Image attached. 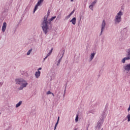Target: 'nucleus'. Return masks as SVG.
<instances>
[{
  "label": "nucleus",
  "instance_id": "nucleus-1",
  "mask_svg": "<svg viewBox=\"0 0 130 130\" xmlns=\"http://www.w3.org/2000/svg\"><path fill=\"white\" fill-rule=\"evenodd\" d=\"M55 19H56V16H53L48 20L47 16H46V15L45 16L41 25L42 29L45 35L48 33V30H49V26H48V25H51V22Z\"/></svg>",
  "mask_w": 130,
  "mask_h": 130
},
{
  "label": "nucleus",
  "instance_id": "nucleus-2",
  "mask_svg": "<svg viewBox=\"0 0 130 130\" xmlns=\"http://www.w3.org/2000/svg\"><path fill=\"white\" fill-rule=\"evenodd\" d=\"M122 15H123V13H122L121 11H120L117 14L114 19L115 24H119L120 23V22H121V16H122Z\"/></svg>",
  "mask_w": 130,
  "mask_h": 130
},
{
  "label": "nucleus",
  "instance_id": "nucleus-3",
  "mask_svg": "<svg viewBox=\"0 0 130 130\" xmlns=\"http://www.w3.org/2000/svg\"><path fill=\"white\" fill-rule=\"evenodd\" d=\"M16 85H22L23 83H26V80L23 78H18L15 80Z\"/></svg>",
  "mask_w": 130,
  "mask_h": 130
},
{
  "label": "nucleus",
  "instance_id": "nucleus-4",
  "mask_svg": "<svg viewBox=\"0 0 130 130\" xmlns=\"http://www.w3.org/2000/svg\"><path fill=\"white\" fill-rule=\"evenodd\" d=\"M123 72H126V74L128 73L130 71V63L125 64L123 67Z\"/></svg>",
  "mask_w": 130,
  "mask_h": 130
},
{
  "label": "nucleus",
  "instance_id": "nucleus-5",
  "mask_svg": "<svg viewBox=\"0 0 130 130\" xmlns=\"http://www.w3.org/2000/svg\"><path fill=\"white\" fill-rule=\"evenodd\" d=\"M103 122H104V121H103V119H100L97 123V125L95 126V128H99V129H100L102 126V124H103Z\"/></svg>",
  "mask_w": 130,
  "mask_h": 130
},
{
  "label": "nucleus",
  "instance_id": "nucleus-6",
  "mask_svg": "<svg viewBox=\"0 0 130 130\" xmlns=\"http://www.w3.org/2000/svg\"><path fill=\"white\" fill-rule=\"evenodd\" d=\"M105 26H106V22H105V20H103L102 23L100 36L102 35V33H103V31L104 30V29H105Z\"/></svg>",
  "mask_w": 130,
  "mask_h": 130
},
{
  "label": "nucleus",
  "instance_id": "nucleus-7",
  "mask_svg": "<svg viewBox=\"0 0 130 130\" xmlns=\"http://www.w3.org/2000/svg\"><path fill=\"white\" fill-rule=\"evenodd\" d=\"M27 85H28V83H27L25 81V82L22 83L21 85H20L19 88H18V90H23V89H24V88L27 87Z\"/></svg>",
  "mask_w": 130,
  "mask_h": 130
},
{
  "label": "nucleus",
  "instance_id": "nucleus-8",
  "mask_svg": "<svg viewBox=\"0 0 130 130\" xmlns=\"http://www.w3.org/2000/svg\"><path fill=\"white\" fill-rule=\"evenodd\" d=\"M106 115H107V113L106 112V108H105L102 113V119H103V121H104V118L106 117Z\"/></svg>",
  "mask_w": 130,
  "mask_h": 130
},
{
  "label": "nucleus",
  "instance_id": "nucleus-9",
  "mask_svg": "<svg viewBox=\"0 0 130 130\" xmlns=\"http://www.w3.org/2000/svg\"><path fill=\"white\" fill-rule=\"evenodd\" d=\"M6 29H7V22H5L3 23L2 28V32H5Z\"/></svg>",
  "mask_w": 130,
  "mask_h": 130
},
{
  "label": "nucleus",
  "instance_id": "nucleus-10",
  "mask_svg": "<svg viewBox=\"0 0 130 130\" xmlns=\"http://www.w3.org/2000/svg\"><path fill=\"white\" fill-rule=\"evenodd\" d=\"M74 13H75V10L72 11L69 15H68L65 17V20H68V19H70V18H71V16H72V15H73V14H74Z\"/></svg>",
  "mask_w": 130,
  "mask_h": 130
},
{
  "label": "nucleus",
  "instance_id": "nucleus-11",
  "mask_svg": "<svg viewBox=\"0 0 130 130\" xmlns=\"http://www.w3.org/2000/svg\"><path fill=\"white\" fill-rule=\"evenodd\" d=\"M76 21H77V18L76 17H73L70 22L72 23L73 25H76Z\"/></svg>",
  "mask_w": 130,
  "mask_h": 130
},
{
  "label": "nucleus",
  "instance_id": "nucleus-12",
  "mask_svg": "<svg viewBox=\"0 0 130 130\" xmlns=\"http://www.w3.org/2000/svg\"><path fill=\"white\" fill-rule=\"evenodd\" d=\"M128 30L126 29V28H124L123 29V30L121 31V34L124 35H126V33H127Z\"/></svg>",
  "mask_w": 130,
  "mask_h": 130
},
{
  "label": "nucleus",
  "instance_id": "nucleus-13",
  "mask_svg": "<svg viewBox=\"0 0 130 130\" xmlns=\"http://www.w3.org/2000/svg\"><path fill=\"white\" fill-rule=\"evenodd\" d=\"M40 74H41V72L40 71L36 72L35 73V77L37 78V79H38L39 77H40Z\"/></svg>",
  "mask_w": 130,
  "mask_h": 130
},
{
  "label": "nucleus",
  "instance_id": "nucleus-14",
  "mask_svg": "<svg viewBox=\"0 0 130 130\" xmlns=\"http://www.w3.org/2000/svg\"><path fill=\"white\" fill-rule=\"evenodd\" d=\"M22 103H23V102L22 101L19 102V103L16 105V106H15L16 108H18V107H20V106L22 105Z\"/></svg>",
  "mask_w": 130,
  "mask_h": 130
},
{
  "label": "nucleus",
  "instance_id": "nucleus-15",
  "mask_svg": "<svg viewBox=\"0 0 130 130\" xmlns=\"http://www.w3.org/2000/svg\"><path fill=\"white\" fill-rule=\"evenodd\" d=\"M61 59H62V56H61L60 57V58L58 59V60L57 61V67H58V66H59V64H60V62L61 61Z\"/></svg>",
  "mask_w": 130,
  "mask_h": 130
},
{
  "label": "nucleus",
  "instance_id": "nucleus-16",
  "mask_svg": "<svg viewBox=\"0 0 130 130\" xmlns=\"http://www.w3.org/2000/svg\"><path fill=\"white\" fill-rule=\"evenodd\" d=\"M95 54H96V53H92L91 54L90 58V60H92V59H93V58H94V57L95 56Z\"/></svg>",
  "mask_w": 130,
  "mask_h": 130
},
{
  "label": "nucleus",
  "instance_id": "nucleus-17",
  "mask_svg": "<svg viewBox=\"0 0 130 130\" xmlns=\"http://www.w3.org/2000/svg\"><path fill=\"white\" fill-rule=\"evenodd\" d=\"M127 57H124V58L125 59V60H128L130 59V55H128V54L127 53V54H126Z\"/></svg>",
  "mask_w": 130,
  "mask_h": 130
},
{
  "label": "nucleus",
  "instance_id": "nucleus-18",
  "mask_svg": "<svg viewBox=\"0 0 130 130\" xmlns=\"http://www.w3.org/2000/svg\"><path fill=\"white\" fill-rule=\"evenodd\" d=\"M60 97H61V94L60 93V92H58L57 94V98L58 99H60Z\"/></svg>",
  "mask_w": 130,
  "mask_h": 130
},
{
  "label": "nucleus",
  "instance_id": "nucleus-19",
  "mask_svg": "<svg viewBox=\"0 0 130 130\" xmlns=\"http://www.w3.org/2000/svg\"><path fill=\"white\" fill-rule=\"evenodd\" d=\"M38 7H39L37 4H36V5L35 6V7L34 8V13H35V12H36V11H37V9H38Z\"/></svg>",
  "mask_w": 130,
  "mask_h": 130
},
{
  "label": "nucleus",
  "instance_id": "nucleus-20",
  "mask_svg": "<svg viewBox=\"0 0 130 130\" xmlns=\"http://www.w3.org/2000/svg\"><path fill=\"white\" fill-rule=\"evenodd\" d=\"M32 50H33V49L32 48H31L30 49H29L28 52H27L26 54L27 55H30V54L31 53V52H32Z\"/></svg>",
  "mask_w": 130,
  "mask_h": 130
},
{
  "label": "nucleus",
  "instance_id": "nucleus-21",
  "mask_svg": "<svg viewBox=\"0 0 130 130\" xmlns=\"http://www.w3.org/2000/svg\"><path fill=\"white\" fill-rule=\"evenodd\" d=\"M75 121H76V122L79 121V114H76V117L75 118Z\"/></svg>",
  "mask_w": 130,
  "mask_h": 130
},
{
  "label": "nucleus",
  "instance_id": "nucleus-22",
  "mask_svg": "<svg viewBox=\"0 0 130 130\" xmlns=\"http://www.w3.org/2000/svg\"><path fill=\"white\" fill-rule=\"evenodd\" d=\"M126 118H127V121L128 122H129V121H130V114H128L127 115V116H126Z\"/></svg>",
  "mask_w": 130,
  "mask_h": 130
},
{
  "label": "nucleus",
  "instance_id": "nucleus-23",
  "mask_svg": "<svg viewBox=\"0 0 130 130\" xmlns=\"http://www.w3.org/2000/svg\"><path fill=\"white\" fill-rule=\"evenodd\" d=\"M96 3H97V1L96 0H95L93 2H92L91 4V5L94 7V6H95V4H96Z\"/></svg>",
  "mask_w": 130,
  "mask_h": 130
},
{
  "label": "nucleus",
  "instance_id": "nucleus-24",
  "mask_svg": "<svg viewBox=\"0 0 130 130\" xmlns=\"http://www.w3.org/2000/svg\"><path fill=\"white\" fill-rule=\"evenodd\" d=\"M81 19H82V15H80L79 16V18H78V19H79V24H80V22H81Z\"/></svg>",
  "mask_w": 130,
  "mask_h": 130
},
{
  "label": "nucleus",
  "instance_id": "nucleus-25",
  "mask_svg": "<svg viewBox=\"0 0 130 130\" xmlns=\"http://www.w3.org/2000/svg\"><path fill=\"white\" fill-rule=\"evenodd\" d=\"M65 50H64V49L63 50H62L61 51V54H62V57H63V55H64V51H65Z\"/></svg>",
  "mask_w": 130,
  "mask_h": 130
},
{
  "label": "nucleus",
  "instance_id": "nucleus-26",
  "mask_svg": "<svg viewBox=\"0 0 130 130\" xmlns=\"http://www.w3.org/2000/svg\"><path fill=\"white\" fill-rule=\"evenodd\" d=\"M58 121H59V116L58 117L57 121L56 123H55V125L57 126V124H58Z\"/></svg>",
  "mask_w": 130,
  "mask_h": 130
},
{
  "label": "nucleus",
  "instance_id": "nucleus-27",
  "mask_svg": "<svg viewBox=\"0 0 130 130\" xmlns=\"http://www.w3.org/2000/svg\"><path fill=\"white\" fill-rule=\"evenodd\" d=\"M41 4H42V2H41V1H38V3H37V5H38V6H39V7L40 6V5H41Z\"/></svg>",
  "mask_w": 130,
  "mask_h": 130
},
{
  "label": "nucleus",
  "instance_id": "nucleus-28",
  "mask_svg": "<svg viewBox=\"0 0 130 130\" xmlns=\"http://www.w3.org/2000/svg\"><path fill=\"white\" fill-rule=\"evenodd\" d=\"M126 52L128 54V55H130V48L127 50Z\"/></svg>",
  "mask_w": 130,
  "mask_h": 130
},
{
  "label": "nucleus",
  "instance_id": "nucleus-29",
  "mask_svg": "<svg viewBox=\"0 0 130 130\" xmlns=\"http://www.w3.org/2000/svg\"><path fill=\"white\" fill-rule=\"evenodd\" d=\"M60 17H61L60 14H59V15L57 16V18H56V20H60Z\"/></svg>",
  "mask_w": 130,
  "mask_h": 130
},
{
  "label": "nucleus",
  "instance_id": "nucleus-30",
  "mask_svg": "<svg viewBox=\"0 0 130 130\" xmlns=\"http://www.w3.org/2000/svg\"><path fill=\"white\" fill-rule=\"evenodd\" d=\"M125 59L124 58H123L122 59V61H121V62H122V63H125Z\"/></svg>",
  "mask_w": 130,
  "mask_h": 130
},
{
  "label": "nucleus",
  "instance_id": "nucleus-31",
  "mask_svg": "<svg viewBox=\"0 0 130 130\" xmlns=\"http://www.w3.org/2000/svg\"><path fill=\"white\" fill-rule=\"evenodd\" d=\"M50 15V11L49 10L48 11L47 15H46V17H47V19L48 18V16Z\"/></svg>",
  "mask_w": 130,
  "mask_h": 130
},
{
  "label": "nucleus",
  "instance_id": "nucleus-32",
  "mask_svg": "<svg viewBox=\"0 0 130 130\" xmlns=\"http://www.w3.org/2000/svg\"><path fill=\"white\" fill-rule=\"evenodd\" d=\"M93 5H91V4L89 6V9H90V10H91L92 11H93Z\"/></svg>",
  "mask_w": 130,
  "mask_h": 130
},
{
  "label": "nucleus",
  "instance_id": "nucleus-33",
  "mask_svg": "<svg viewBox=\"0 0 130 130\" xmlns=\"http://www.w3.org/2000/svg\"><path fill=\"white\" fill-rule=\"evenodd\" d=\"M47 95H49V94H52V92H51V91H50V90L48 91L47 92Z\"/></svg>",
  "mask_w": 130,
  "mask_h": 130
},
{
  "label": "nucleus",
  "instance_id": "nucleus-34",
  "mask_svg": "<svg viewBox=\"0 0 130 130\" xmlns=\"http://www.w3.org/2000/svg\"><path fill=\"white\" fill-rule=\"evenodd\" d=\"M3 84H4L3 82H0V88H1V87H2V86H3Z\"/></svg>",
  "mask_w": 130,
  "mask_h": 130
},
{
  "label": "nucleus",
  "instance_id": "nucleus-35",
  "mask_svg": "<svg viewBox=\"0 0 130 130\" xmlns=\"http://www.w3.org/2000/svg\"><path fill=\"white\" fill-rule=\"evenodd\" d=\"M52 50H53V48H52L51 49L50 51V52L51 53H52Z\"/></svg>",
  "mask_w": 130,
  "mask_h": 130
},
{
  "label": "nucleus",
  "instance_id": "nucleus-36",
  "mask_svg": "<svg viewBox=\"0 0 130 130\" xmlns=\"http://www.w3.org/2000/svg\"><path fill=\"white\" fill-rule=\"evenodd\" d=\"M49 56H48V55H47V56L44 58V60H45V59H46V58H47Z\"/></svg>",
  "mask_w": 130,
  "mask_h": 130
},
{
  "label": "nucleus",
  "instance_id": "nucleus-37",
  "mask_svg": "<svg viewBox=\"0 0 130 130\" xmlns=\"http://www.w3.org/2000/svg\"><path fill=\"white\" fill-rule=\"evenodd\" d=\"M50 54H51V53L50 52H49L47 55H48V56H49V55H50Z\"/></svg>",
  "mask_w": 130,
  "mask_h": 130
},
{
  "label": "nucleus",
  "instance_id": "nucleus-38",
  "mask_svg": "<svg viewBox=\"0 0 130 130\" xmlns=\"http://www.w3.org/2000/svg\"><path fill=\"white\" fill-rule=\"evenodd\" d=\"M57 127V126H56V125H55L54 126V130L56 129V127Z\"/></svg>",
  "mask_w": 130,
  "mask_h": 130
},
{
  "label": "nucleus",
  "instance_id": "nucleus-39",
  "mask_svg": "<svg viewBox=\"0 0 130 130\" xmlns=\"http://www.w3.org/2000/svg\"><path fill=\"white\" fill-rule=\"evenodd\" d=\"M21 22H22V19H21L19 22H18V25H19V24H20L21 23Z\"/></svg>",
  "mask_w": 130,
  "mask_h": 130
},
{
  "label": "nucleus",
  "instance_id": "nucleus-40",
  "mask_svg": "<svg viewBox=\"0 0 130 130\" xmlns=\"http://www.w3.org/2000/svg\"><path fill=\"white\" fill-rule=\"evenodd\" d=\"M66 91H67V88L64 89L63 94H66Z\"/></svg>",
  "mask_w": 130,
  "mask_h": 130
},
{
  "label": "nucleus",
  "instance_id": "nucleus-41",
  "mask_svg": "<svg viewBox=\"0 0 130 130\" xmlns=\"http://www.w3.org/2000/svg\"><path fill=\"white\" fill-rule=\"evenodd\" d=\"M67 86H68V83L65 84V89H67Z\"/></svg>",
  "mask_w": 130,
  "mask_h": 130
},
{
  "label": "nucleus",
  "instance_id": "nucleus-42",
  "mask_svg": "<svg viewBox=\"0 0 130 130\" xmlns=\"http://www.w3.org/2000/svg\"><path fill=\"white\" fill-rule=\"evenodd\" d=\"M42 70V68H39L38 69V71H40V70Z\"/></svg>",
  "mask_w": 130,
  "mask_h": 130
},
{
  "label": "nucleus",
  "instance_id": "nucleus-43",
  "mask_svg": "<svg viewBox=\"0 0 130 130\" xmlns=\"http://www.w3.org/2000/svg\"><path fill=\"white\" fill-rule=\"evenodd\" d=\"M89 126H90V124H87V128H89Z\"/></svg>",
  "mask_w": 130,
  "mask_h": 130
},
{
  "label": "nucleus",
  "instance_id": "nucleus-44",
  "mask_svg": "<svg viewBox=\"0 0 130 130\" xmlns=\"http://www.w3.org/2000/svg\"><path fill=\"white\" fill-rule=\"evenodd\" d=\"M128 111H130V107H128V109H127Z\"/></svg>",
  "mask_w": 130,
  "mask_h": 130
},
{
  "label": "nucleus",
  "instance_id": "nucleus-45",
  "mask_svg": "<svg viewBox=\"0 0 130 130\" xmlns=\"http://www.w3.org/2000/svg\"><path fill=\"white\" fill-rule=\"evenodd\" d=\"M43 1L44 0H39V1L41 2V3H43Z\"/></svg>",
  "mask_w": 130,
  "mask_h": 130
},
{
  "label": "nucleus",
  "instance_id": "nucleus-46",
  "mask_svg": "<svg viewBox=\"0 0 130 130\" xmlns=\"http://www.w3.org/2000/svg\"><path fill=\"white\" fill-rule=\"evenodd\" d=\"M65 95H66V93H63V98H64Z\"/></svg>",
  "mask_w": 130,
  "mask_h": 130
},
{
  "label": "nucleus",
  "instance_id": "nucleus-47",
  "mask_svg": "<svg viewBox=\"0 0 130 130\" xmlns=\"http://www.w3.org/2000/svg\"><path fill=\"white\" fill-rule=\"evenodd\" d=\"M51 94H52V95L53 96H54V94H53V93H51Z\"/></svg>",
  "mask_w": 130,
  "mask_h": 130
},
{
  "label": "nucleus",
  "instance_id": "nucleus-48",
  "mask_svg": "<svg viewBox=\"0 0 130 130\" xmlns=\"http://www.w3.org/2000/svg\"><path fill=\"white\" fill-rule=\"evenodd\" d=\"M71 2H74V0H71Z\"/></svg>",
  "mask_w": 130,
  "mask_h": 130
},
{
  "label": "nucleus",
  "instance_id": "nucleus-49",
  "mask_svg": "<svg viewBox=\"0 0 130 130\" xmlns=\"http://www.w3.org/2000/svg\"><path fill=\"white\" fill-rule=\"evenodd\" d=\"M101 130H103V128H102L101 129Z\"/></svg>",
  "mask_w": 130,
  "mask_h": 130
},
{
  "label": "nucleus",
  "instance_id": "nucleus-50",
  "mask_svg": "<svg viewBox=\"0 0 130 130\" xmlns=\"http://www.w3.org/2000/svg\"><path fill=\"white\" fill-rule=\"evenodd\" d=\"M0 115H1V113H0Z\"/></svg>",
  "mask_w": 130,
  "mask_h": 130
}]
</instances>
